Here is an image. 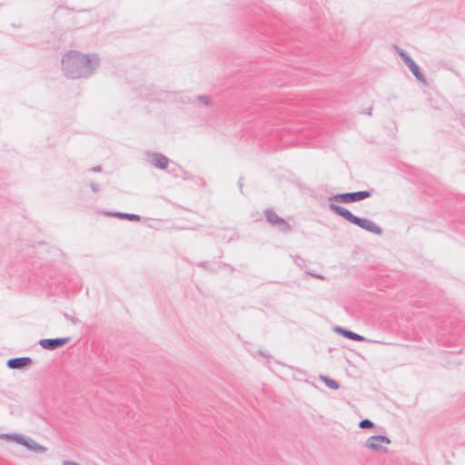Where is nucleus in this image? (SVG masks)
<instances>
[{
    "label": "nucleus",
    "mask_w": 465,
    "mask_h": 465,
    "mask_svg": "<svg viewBox=\"0 0 465 465\" xmlns=\"http://www.w3.org/2000/svg\"><path fill=\"white\" fill-rule=\"evenodd\" d=\"M358 426L361 429H373L375 424L369 419H363L359 422Z\"/></svg>",
    "instance_id": "nucleus-17"
},
{
    "label": "nucleus",
    "mask_w": 465,
    "mask_h": 465,
    "mask_svg": "<svg viewBox=\"0 0 465 465\" xmlns=\"http://www.w3.org/2000/svg\"><path fill=\"white\" fill-rule=\"evenodd\" d=\"M21 435L22 434H20V433H2V434H0V438L14 440L18 444L17 437L21 436Z\"/></svg>",
    "instance_id": "nucleus-18"
},
{
    "label": "nucleus",
    "mask_w": 465,
    "mask_h": 465,
    "mask_svg": "<svg viewBox=\"0 0 465 465\" xmlns=\"http://www.w3.org/2000/svg\"><path fill=\"white\" fill-rule=\"evenodd\" d=\"M367 114H368L369 115H371V108H370V110H367Z\"/></svg>",
    "instance_id": "nucleus-30"
},
{
    "label": "nucleus",
    "mask_w": 465,
    "mask_h": 465,
    "mask_svg": "<svg viewBox=\"0 0 465 465\" xmlns=\"http://www.w3.org/2000/svg\"><path fill=\"white\" fill-rule=\"evenodd\" d=\"M320 379L324 382V384L331 389V390H338L340 388V384L338 381H336L335 380L333 379H331L330 377L328 376H325V375H320Z\"/></svg>",
    "instance_id": "nucleus-15"
},
{
    "label": "nucleus",
    "mask_w": 465,
    "mask_h": 465,
    "mask_svg": "<svg viewBox=\"0 0 465 465\" xmlns=\"http://www.w3.org/2000/svg\"><path fill=\"white\" fill-rule=\"evenodd\" d=\"M178 178H182L183 180H193V175L191 173H189L188 171H185L184 169H183L182 175H179Z\"/></svg>",
    "instance_id": "nucleus-20"
},
{
    "label": "nucleus",
    "mask_w": 465,
    "mask_h": 465,
    "mask_svg": "<svg viewBox=\"0 0 465 465\" xmlns=\"http://www.w3.org/2000/svg\"><path fill=\"white\" fill-rule=\"evenodd\" d=\"M373 192L374 190L371 189L368 191H357L336 193L334 195L329 196V201L341 203H357L367 198H370L372 195Z\"/></svg>",
    "instance_id": "nucleus-3"
},
{
    "label": "nucleus",
    "mask_w": 465,
    "mask_h": 465,
    "mask_svg": "<svg viewBox=\"0 0 465 465\" xmlns=\"http://www.w3.org/2000/svg\"><path fill=\"white\" fill-rule=\"evenodd\" d=\"M219 267L220 268L228 269L230 272H233L234 271V268L231 264L226 263V262H221L219 264Z\"/></svg>",
    "instance_id": "nucleus-21"
},
{
    "label": "nucleus",
    "mask_w": 465,
    "mask_h": 465,
    "mask_svg": "<svg viewBox=\"0 0 465 465\" xmlns=\"http://www.w3.org/2000/svg\"><path fill=\"white\" fill-rule=\"evenodd\" d=\"M70 341V337L48 338L39 340L38 343L45 350L54 351L58 348L64 346Z\"/></svg>",
    "instance_id": "nucleus-5"
},
{
    "label": "nucleus",
    "mask_w": 465,
    "mask_h": 465,
    "mask_svg": "<svg viewBox=\"0 0 465 465\" xmlns=\"http://www.w3.org/2000/svg\"><path fill=\"white\" fill-rule=\"evenodd\" d=\"M333 331L336 332V333H339L340 335H341L342 337L344 338H347V339H350L351 341H366V338L358 334V333H355L353 332L352 331H350L348 329H345L343 327H341V326H335L333 328Z\"/></svg>",
    "instance_id": "nucleus-9"
},
{
    "label": "nucleus",
    "mask_w": 465,
    "mask_h": 465,
    "mask_svg": "<svg viewBox=\"0 0 465 465\" xmlns=\"http://www.w3.org/2000/svg\"><path fill=\"white\" fill-rule=\"evenodd\" d=\"M279 283L282 285L290 286V284L288 282H279Z\"/></svg>",
    "instance_id": "nucleus-29"
},
{
    "label": "nucleus",
    "mask_w": 465,
    "mask_h": 465,
    "mask_svg": "<svg viewBox=\"0 0 465 465\" xmlns=\"http://www.w3.org/2000/svg\"><path fill=\"white\" fill-rule=\"evenodd\" d=\"M272 226L276 227L279 232L287 233L292 231V226L282 217Z\"/></svg>",
    "instance_id": "nucleus-13"
},
{
    "label": "nucleus",
    "mask_w": 465,
    "mask_h": 465,
    "mask_svg": "<svg viewBox=\"0 0 465 465\" xmlns=\"http://www.w3.org/2000/svg\"><path fill=\"white\" fill-rule=\"evenodd\" d=\"M264 216L267 223L271 225L274 224L280 219V216H278L272 209H266L264 211Z\"/></svg>",
    "instance_id": "nucleus-14"
},
{
    "label": "nucleus",
    "mask_w": 465,
    "mask_h": 465,
    "mask_svg": "<svg viewBox=\"0 0 465 465\" xmlns=\"http://www.w3.org/2000/svg\"><path fill=\"white\" fill-rule=\"evenodd\" d=\"M170 160L160 153H153L151 154V163L159 170H165L168 168Z\"/></svg>",
    "instance_id": "nucleus-8"
},
{
    "label": "nucleus",
    "mask_w": 465,
    "mask_h": 465,
    "mask_svg": "<svg viewBox=\"0 0 465 465\" xmlns=\"http://www.w3.org/2000/svg\"><path fill=\"white\" fill-rule=\"evenodd\" d=\"M367 114H368L369 115H371V108H370V110H367Z\"/></svg>",
    "instance_id": "nucleus-31"
},
{
    "label": "nucleus",
    "mask_w": 465,
    "mask_h": 465,
    "mask_svg": "<svg viewBox=\"0 0 465 465\" xmlns=\"http://www.w3.org/2000/svg\"><path fill=\"white\" fill-rule=\"evenodd\" d=\"M107 215L117 217L120 219H125L132 222H139L141 221V216L134 213H122V212H111L107 213Z\"/></svg>",
    "instance_id": "nucleus-11"
},
{
    "label": "nucleus",
    "mask_w": 465,
    "mask_h": 465,
    "mask_svg": "<svg viewBox=\"0 0 465 465\" xmlns=\"http://www.w3.org/2000/svg\"><path fill=\"white\" fill-rule=\"evenodd\" d=\"M91 172H94V173H99L102 171V167L100 165H97V166H94V167H92L90 169Z\"/></svg>",
    "instance_id": "nucleus-24"
},
{
    "label": "nucleus",
    "mask_w": 465,
    "mask_h": 465,
    "mask_svg": "<svg viewBox=\"0 0 465 465\" xmlns=\"http://www.w3.org/2000/svg\"><path fill=\"white\" fill-rule=\"evenodd\" d=\"M394 49L397 52V54L401 56V58L403 60L404 64L409 67L412 63L415 61L411 58V56L403 49L400 48L397 45H394Z\"/></svg>",
    "instance_id": "nucleus-12"
},
{
    "label": "nucleus",
    "mask_w": 465,
    "mask_h": 465,
    "mask_svg": "<svg viewBox=\"0 0 465 465\" xmlns=\"http://www.w3.org/2000/svg\"><path fill=\"white\" fill-rule=\"evenodd\" d=\"M309 274H311L312 276H313L314 278H317V279H323V277L318 273H311L309 272Z\"/></svg>",
    "instance_id": "nucleus-27"
},
{
    "label": "nucleus",
    "mask_w": 465,
    "mask_h": 465,
    "mask_svg": "<svg viewBox=\"0 0 465 465\" xmlns=\"http://www.w3.org/2000/svg\"><path fill=\"white\" fill-rule=\"evenodd\" d=\"M238 186H239V189H240V192L241 193H242V186H243V183H242V177H241L238 181Z\"/></svg>",
    "instance_id": "nucleus-26"
},
{
    "label": "nucleus",
    "mask_w": 465,
    "mask_h": 465,
    "mask_svg": "<svg viewBox=\"0 0 465 465\" xmlns=\"http://www.w3.org/2000/svg\"><path fill=\"white\" fill-rule=\"evenodd\" d=\"M33 360L30 357H15L7 360L6 366L12 370H21L32 364Z\"/></svg>",
    "instance_id": "nucleus-7"
},
{
    "label": "nucleus",
    "mask_w": 465,
    "mask_h": 465,
    "mask_svg": "<svg viewBox=\"0 0 465 465\" xmlns=\"http://www.w3.org/2000/svg\"><path fill=\"white\" fill-rule=\"evenodd\" d=\"M91 190L94 193H97L100 190L99 184L97 183L92 182L90 183Z\"/></svg>",
    "instance_id": "nucleus-22"
},
{
    "label": "nucleus",
    "mask_w": 465,
    "mask_h": 465,
    "mask_svg": "<svg viewBox=\"0 0 465 465\" xmlns=\"http://www.w3.org/2000/svg\"><path fill=\"white\" fill-rule=\"evenodd\" d=\"M329 209L338 216L342 217L344 220L360 227L362 230H365L376 235L382 234L381 227L376 224L373 221L368 218L356 216L349 209L341 205L336 204L334 203H330Z\"/></svg>",
    "instance_id": "nucleus-2"
},
{
    "label": "nucleus",
    "mask_w": 465,
    "mask_h": 465,
    "mask_svg": "<svg viewBox=\"0 0 465 465\" xmlns=\"http://www.w3.org/2000/svg\"><path fill=\"white\" fill-rule=\"evenodd\" d=\"M61 62L64 75L72 79L89 77L100 64L97 54H83L73 50L65 53Z\"/></svg>",
    "instance_id": "nucleus-1"
},
{
    "label": "nucleus",
    "mask_w": 465,
    "mask_h": 465,
    "mask_svg": "<svg viewBox=\"0 0 465 465\" xmlns=\"http://www.w3.org/2000/svg\"><path fill=\"white\" fill-rule=\"evenodd\" d=\"M259 354H260L261 356H262V357H265V358L269 357V354H268V352H267V351H259Z\"/></svg>",
    "instance_id": "nucleus-28"
},
{
    "label": "nucleus",
    "mask_w": 465,
    "mask_h": 465,
    "mask_svg": "<svg viewBox=\"0 0 465 465\" xmlns=\"http://www.w3.org/2000/svg\"><path fill=\"white\" fill-rule=\"evenodd\" d=\"M168 173L172 174L173 177L178 178L179 175H182L183 168L177 163H173L172 166L169 168Z\"/></svg>",
    "instance_id": "nucleus-16"
},
{
    "label": "nucleus",
    "mask_w": 465,
    "mask_h": 465,
    "mask_svg": "<svg viewBox=\"0 0 465 465\" xmlns=\"http://www.w3.org/2000/svg\"><path fill=\"white\" fill-rule=\"evenodd\" d=\"M63 465H80L79 463L72 460H64Z\"/></svg>",
    "instance_id": "nucleus-25"
},
{
    "label": "nucleus",
    "mask_w": 465,
    "mask_h": 465,
    "mask_svg": "<svg viewBox=\"0 0 465 465\" xmlns=\"http://www.w3.org/2000/svg\"><path fill=\"white\" fill-rule=\"evenodd\" d=\"M197 266L213 271V269L209 268V264L206 262H199V263H197Z\"/></svg>",
    "instance_id": "nucleus-23"
},
{
    "label": "nucleus",
    "mask_w": 465,
    "mask_h": 465,
    "mask_svg": "<svg viewBox=\"0 0 465 465\" xmlns=\"http://www.w3.org/2000/svg\"><path fill=\"white\" fill-rule=\"evenodd\" d=\"M409 69L420 83H421L425 86L429 85V83L425 75L421 72L420 67L415 62L409 66Z\"/></svg>",
    "instance_id": "nucleus-10"
},
{
    "label": "nucleus",
    "mask_w": 465,
    "mask_h": 465,
    "mask_svg": "<svg viewBox=\"0 0 465 465\" xmlns=\"http://www.w3.org/2000/svg\"><path fill=\"white\" fill-rule=\"evenodd\" d=\"M197 100L203 103L205 105L211 104V99L208 95H198Z\"/></svg>",
    "instance_id": "nucleus-19"
},
{
    "label": "nucleus",
    "mask_w": 465,
    "mask_h": 465,
    "mask_svg": "<svg viewBox=\"0 0 465 465\" xmlns=\"http://www.w3.org/2000/svg\"><path fill=\"white\" fill-rule=\"evenodd\" d=\"M18 444L25 446L27 450H32L35 453H43L46 450V448L32 438L21 435L17 437Z\"/></svg>",
    "instance_id": "nucleus-6"
},
{
    "label": "nucleus",
    "mask_w": 465,
    "mask_h": 465,
    "mask_svg": "<svg viewBox=\"0 0 465 465\" xmlns=\"http://www.w3.org/2000/svg\"><path fill=\"white\" fill-rule=\"evenodd\" d=\"M391 440L387 436L374 435L367 439L365 446L371 450L387 453L388 449L381 444H391Z\"/></svg>",
    "instance_id": "nucleus-4"
}]
</instances>
